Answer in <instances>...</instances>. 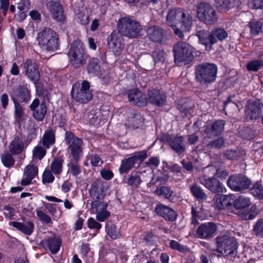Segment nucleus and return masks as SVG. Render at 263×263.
<instances>
[{
	"instance_id": "nucleus-60",
	"label": "nucleus",
	"mask_w": 263,
	"mask_h": 263,
	"mask_svg": "<svg viewBox=\"0 0 263 263\" xmlns=\"http://www.w3.org/2000/svg\"><path fill=\"white\" fill-rule=\"evenodd\" d=\"M136 162L137 160L143 161L147 157V153L145 151L136 152L132 156Z\"/></svg>"
},
{
	"instance_id": "nucleus-41",
	"label": "nucleus",
	"mask_w": 263,
	"mask_h": 263,
	"mask_svg": "<svg viewBox=\"0 0 263 263\" xmlns=\"http://www.w3.org/2000/svg\"><path fill=\"white\" fill-rule=\"evenodd\" d=\"M106 230L108 234L114 239L118 238L121 236L119 230L112 223H108L106 226Z\"/></svg>"
},
{
	"instance_id": "nucleus-58",
	"label": "nucleus",
	"mask_w": 263,
	"mask_h": 263,
	"mask_svg": "<svg viewBox=\"0 0 263 263\" xmlns=\"http://www.w3.org/2000/svg\"><path fill=\"white\" fill-rule=\"evenodd\" d=\"M87 226L89 229L96 230L97 232L102 227L101 224L92 217L89 218L87 220Z\"/></svg>"
},
{
	"instance_id": "nucleus-55",
	"label": "nucleus",
	"mask_w": 263,
	"mask_h": 263,
	"mask_svg": "<svg viewBox=\"0 0 263 263\" xmlns=\"http://www.w3.org/2000/svg\"><path fill=\"white\" fill-rule=\"evenodd\" d=\"M13 101L15 105V121L17 122H20L24 114V110L21 105L16 102L15 100L13 99Z\"/></svg>"
},
{
	"instance_id": "nucleus-50",
	"label": "nucleus",
	"mask_w": 263,
	"mask_h": 263,
	"mask_svg": "<svg viewBox=\"0 0 263 263\" xmlns=\"http://www.w3.org/2000/svg\"><path fill=\"white\" fill-rule=\"evenodd\" d=\"M54 175L49 169H46L42 175V182L44 184L52 183L55 179Z\"/></svg>"
},
{
	"instance_id": "nucleus-59",
	"label": "nucleus",
	"mask_w": 263,
	"mask_h": 263,
	"mask_svg": "<svg viewBox=\"0 0 263 263\" xmlns=\"http://www.w3.org/2000/svg\"><path fill=\"white\" fill-rule=\"evenodd\" d=\"M256 235L263 237V219L258 220L254 228Z\"/></svg>"
},
{
	"instance_id": "nucleus-8",
	"label": "nucleus",
	"mask_w": 263,
	"mask_h": 263,
	"mask_svg": "<svg viewBox=\"0 0 263 263\" xmlns=\"http://www.w3.org/2000/svg\"><path fill=\"white\" fill-rule=\"evenodd\" d=\"M173 51L175 62L178 63L184 62L187 64L194 58L193 47L185 42H180L176 44Z\"/></svg>"
},
{
	"instance_id": "nucleus-49",
	"label": "nucleus",
	"mask_w": 263,
	"mask_h": 263,
	"mask_svg": "<svg viewBox=\"0 0 263 263\" xmlns=\"http://www.w3.org/2000/svg\"><path fill=\"white\" fill-rule=\"evenodd\" d=\"M263 65V62L260 60H255L249 62L247 68L249 71H257Z\"/></svg>"
},
{
	"instance_id": "nucleus-44",
	"label": "nucleus",
	"mask_w": 263,
	"mask_h": 263,
	"mask_svg": "<svg viewBox=\"0 0 263 263\" xmlns=\"http://www.w3.org/2000/svg\"><path fill=\"white\" fill-rule=\"evenodd\" d=\"M1 160L4 165L7 167L12 166L14 163V159L8 152H5L2 155Z\"/></svg>"
},
{
	"instance_id": "nucleus-42",
	"label": "nucleus",
	"mask_w": 263,
	"mask_h": 263,
	"mask_svg": "<svg viewBox=\"0 0 263 263\" xmlns=\"http://www.w3.org/2000/svg\"><path fill=\"white\" fill-rule=\"evenodd\" d=\"M46 154V149L41 145H37L32 151L33 159L41 160Z\"/></svg>"
},
{
	"instance_id": "nucleus-11",
	"label": "nucleus",
	"mask_w": 263,
	"mask_h": 263,
	"mask_svg": "<svg viewBox=\"0 0 263 263\" xmlns=\"http://www.w3.org/2000/svg\"><path fill=\"white\" fill-rule=\"evenodd\" d=\"M109 48L115 55H119L124 47V40L121 34L118 31H114L107 39Z\"/></svg>"
},
{
	"instance_id": "nucleus-1",
	"label": "nucleus",
	"mask_w": 263,
	"mask_h": 263,
	"mask_svg": "<svg viewBox=\"0 0 263 263\" xmlns=\"http://www.w3.org/2000/svg\"><path fill=\"white\" fill-rule=\"evenodd\" d=\"M215 240L217 252L228 259H232L236 256L238 244L234 237L225 234L217 236Z\"/></svg>"
},
{
	"instance_id": "nucleus-35",
	"label": "nucleus",
	"mask_w": 263,
	"mask_h": 263,
	"mask_svg": "<svg viewBox=\"0 0 263 263\" xmlns=\"http://www.w3.org/2000/svg\"><path fill=\"white\" fill-rule=\"evenodd\" d=\"M127 114H130L131 117L128 118L127 122L124 123L125 125L128 128H138L139 124L142 122V120L140 116H133L130 109L128 110Z\"/></svg>"
},
{
	"instance_id": "nucleus-37",
	"label": "nucleus",
	"mask_w": 263,
	"mask_h": 263,
	"mask_svg": "<svg viewBox=\"0 0 263 263\" xmlns=\"http://www.w3.org/2000/svg\"><path fill=\"white\" fill-rule=\"evenodd\" d=\"M135 161L132 156L122 161L119 168L121 173H126L134 166Z\"/></svg>"
},
{
	"instance_id": "nucleus-32",
	"label": "nucleus",
	"mask_w": 263,
	"mask_h": 263,
	"mask_svg": "<svg viewBox=\"0 0 263 263\" xmlns=\"http://www.w3.org/2000/svg\"><path fill=\"white\" fill-rule=\"evenodd\" d=\"M193 23V18L185 10L182 9L179 23L181 24L184 30L189 31Z\"/></svg>"
},
{
	"instance_id": "nucleus-31",
	"label": "nucleus",
	"mask_w": 263,
	"mask_h": 263,
	"mask_svg": "<svg viewBox=\"0 0 263 263\" xmlns=\"http://www.w3.org/2000/svg\"><path fill=\"white\" fill-rule=\"evenodd\" d=\"M63 160L60 158H54L50 163V170L58 179L63 172Z\"/></svg>"
},
{
	"instance_id": "nucleus-17",
	"label": "nucleus",
	"mask_w": 263,
	"mask_h": 263,
	"mask_svg": "<svg viewBox=\"0 0 263 263\" xmlns=\"http://www.w3.org/2000/svg\"><path fill=\"white\" fill-rule=\"evenodd\" d=\"M29 108L33 111V117L38 121H42L47 113V107L46 104L40 103L39 99H35L30 105Z\"/></svg>"
},
{
	"instance_id": "nucleus-22",
	"label": "nucleus",
	"mask_w": 263,
	"mask_h": 263,
	"mask_svg": "<svg viewBox=\"0 0 263 263\" xmlns=\"http://www.w3.org/2000/svg\"><path fill=\"white\" fill-rule=\"evenodd\" d=\"M37 167L33 164H29L24 168L21 184L23 186L29 185L31 182L32 180L37 175Z\"/></svg>"
},
{
	"instance_id": "nucleus-2",
	"label": "nucleus",
	"mask_w": 263,
	"mask_h": 263,
	"mask_svg": "<svg viewBox=\"0 0 263 263\" xmlns=\"http://www.w3.org/2000/svg\"><path fill=\"white\" fill-rule=\"evenodd\" d=\"M36 39L39 45L46 50L53 51L58 48V35L54 31L49 28L40 30Z\"/></svg>"
},
{
	"instance_id": "nucleus-43",
	"label": "nucleus",
	"mask_w": 263,
	"mask_h": 263,
	"mask_svg": "<svg viewBox=\"0 0 263 263\" xmlns=\"http://www.w3.org/2000/svg\"><path fill=\"white\" fill-rule=\"evenodd\" d=\"M251 193L258 199L263 198V187L259 182L254 183L250 189Z\"/></svg>"
},
{
	"instance_id": "nucleus-23",
	"label": "nucleus",
	"mask_w": 263,
	"mask_h": 263,
	"mask_svg": "<svg viewBox=\"0 0 263 263\" xmlns=\"http://www.w3.org/2000/svg\"><path fill=\"white\" fill-rule=\"evenodd\" d=\"M147 102L155 106H161L166 102L165 96L158 89L149 90L147 92Z\"/></svg>"
},
{
	"instance_id": "nucleus-29",
	"label": "nucleus",
	"mask_w": 263,
	"mask_h": 263,
	"mask_svg": "<svg viewBox=\"0 0 263 263\" xmlns=\"http://www.w3.org/2000/svg\"><path fill=\"white\" fill-rule=\"evenodd\" d=\"M214 206L218 209H223L231 205L230 197L220 194H216L214 198Z\"/></svg>"
},
{
	"instance_id": "nucleus-9",
	"label": "nucleus",
	"mask_w": 263,
	"mask_h": 263,
	"mask_svg": "<svg viewBox=\"0 0 263 263\" xmlns=\"http://www.w3.org/2000/svg\"><path fill=\"white\" fill-rule=\"evenodd\" d=\"M199 20L206 24H214L217 22V15L214 8L209 3L201 2L196 6Z\"/></svg>"
},
{
	"instance_id": "nucleus-33",
	"label": "nucleus",
	"mask_w": 263,
	"mask_h": 263,
	"mask_svg": "<svg viewBox=\"0 0 263 263\" xmlns=\"http://www.w3.org/2000/svg\"><path fill=\"white\" fill-rule=\"evenodd\" d=\"M55 133L52 129H47L43 135L42 144L46 148H49L55 143Z\"/></svg>"
},
{
	"instance_id": "nucleus-14",
	"label": "nucleus",
	"mask_w": 263,
	"mask_h": 263,
	"mask_svg": "<svg viewBox=\"0 0 263 263\" xmlns=\"http://www.w3.org/2000/svg\"><path fill=\"white\" fill-rule=\"evenodd\" d=\"M160 140L168 142L170 147L177 153H181L185 150L183 138L182 136H171L168 134H164L160 137Z\"/></svg>"
},
{
	"instance_id": "nucleus-26",
	"label": "nucleus",
	"mask_w": 263,
	"mask_h": 263,
	"mask_svg": "<svg viewBox=\"0 0 263 263\" xmlns=\"http://www.w3.org/2000/svg\"><path fill=\"white\" fill-rule=\"evenodd\" d=\"M197 35L200 43L205 45L206 47L209 45H210L209 50L211 49V46L217 42L216 39L212 36V33H210L206 31H199L197 32Z\"/></svg>"
},
{
	"instance_id": "nucleus-21",
	"label": "nucleus",
	"mask_w": 263,
	"mask_h": 263,
	"mask_svg": "<svg viewBox=\"0 0 263 263\" xmlns=\"http://www.w3.org/2000/svg\"><path fill=\"white\" fill-rule=\"evenodd\" d=\"M200 182L205 187L213 193H222L225 190L224 186L214 177L209 178L208 179L201 178Z\"/></svg>"
},
{
	"instance_id": "nucleus-51",
	"label": "nucleus",
	"mask_w": 263,
	"mask_h": 263,
	"mask_svg": "<svg viewBox=\"0 0 263 263\" xmlns=\"http://www.w3.org/2000/svg\"><path fill=\"white\" fill-rule=\"evenodd\" d=\"M69 167L68 173L70 172L71 174L76 176L81 173V169L79 164L76 162H70L68 164Z\"/></svg>"
},
{
	"instance_id": "nucleus-47",
	"label": "nucleus",
	"mask_w": 263,
	"mask_h": 263,
	"mask_svg": "<svg viewBox=\"0 0 263 263\" xmlns=\"http://www.w3.org/2000/svg\"><path fill=\"white\" fill-rule=\"evenodd\" d=\"M44 205L45 209L53 216L54 220H58L60 218L62 212L60 211L59 214H57V210L54 204L44 202Z\"/></svg>"
},
{
	"instance_id": "nucleus-18",
	"label": "nucleus",
	"mask_w": 263,
	"mask_h": 263,
	"mask_svg": "<svg viewBox=\"0 0 263 263\" xmlns=\"http://www.w3.org/2000/svg\"><path fill=\"white\" fill-rule=\"evenodd\" d=\"M47 8L49 9L52 17L58 21H63L65 19V15L62 6L57 1H51L48 2Z\"/></svg>"
},
{
	"instance_id": "nucleus-57",
	"label": "nucleus",
	"mask_w": 263,
	"mask_h": 263,
	"mask_svg": "<svg viewBox=\"0 0 263 263\" xmlns=\"http://www.w3.org/2000/svg\"><path fill=\"white\" fill-rule=\"evenodd\" d=\"M211 32L213 36L220 41H222L228 36L227 32L223 29H216L214 30H213Z\"/></svg>"
},
{
	"instance_id": "nucleus-28",
	"label": "nucleus",
	"mask_w": 263,
	"mask_h": 263,
	"mask_svg": "<svg viewBox=\"0 0 263 263\" xmlns=\"http://www.w3.org/2000/svg\"><path fill=\"white\" fill-rule=\"evenodd\" d=\"M147 35L151 41L159 42L162 39L163 31L160 27L153 26L147 29Z\"/></svg>"
},
{
	"instance_id": "nucleus-48",
	"label": "nucleus",
	"mask_w": 263,
	"mask_h": 263,
	"mask_svg": "<svg viewBox=\"0 0 263 263\" xmlns=\"http://www.w3.org/2000/svg\"><path fill=\"white\" fill-rule=\"evenodd\" d=\"M18 97L21 101H28L31 98L29 90L26 87L21 86L19 88Z\"/></svg>"
},
{
	"instance_id": "nucleus-13",
	"label": "nucleus",
	"mask_w": 263,
	"mask_h": 263,
	"mask_svg": "<svg viewBox=\"0 0 263 263\" xmlns=\"http://www.w3.org/2000/svg\"><path fill=\"white\" fill-rule=\"evenodd\" d=\"M23 67L25 75L33 82L37 87L40 75L36 64L31 60L27 59L23 64Z\"/></svg>"
},
{
	"instance_id": "nucleus-16",
	"label": "nucleus",
	"mask_w": 263,
	"mask_h": 263,
	"mask_svg": "<svg viewBox=\"0 0 263 263\" xmlns=\"http://www.w3.org/2000/svg\"><path fill=\"white\" fill-rule=\"evenodd\" d=\"M262 106V104L258 100L248 102L245 109L247 118L249 119H257L261 114Z\"/></svg>"
},
{
	"instance_id": "nucleus-54",
	"label": "nucleus",
	"mask_w": 263,
	"mask_h": 263,
	"mask_svg": "<svg viewBox=\"0 0 263 263\" xmlns=\"http://www.w3.org/2000/svg\"><path fill=\"white\" fill-rule=\"evenodd\" d=\"M152 57L155 62H163L164 60V51L160 48H157L152 52Z\"/></svg>"
},
{
	"instance_id": "nucleus-12",
	"label": "nucleus",
	"mask_w": 263,
	"mask_h": 263,
	"mask_svg": "<svg viewBox=\"0 0 263 263\" xmlns=\"http://www.w3.org/2000/svg\"><path fill=\"white\" fill-rule=\"evenodd\" d=\"M227 184L235 191H241L248 188L250 181L246 176L238 175L230 177Z\"/></svg>"
},
{
	"instance_id": "nucleus-30",
	"label": "nucleus",
	"mask_w": 263,
	"mask_h": 263,
	"mask_svg": "<svg viewBox=\"0 0 263 263\" xmlns=\"http://www.w3.org/2000/svg\"><path fill=\"white\" fill-rule=\"evenodd\" d=\"M224 129V123L223 121H217L215 122L211 127H206L205 133L209 136H215L220 134Z\"/></svg>"
},
{
	"instance_id": "nucleus-4",
	"label": "nucleus",
	"mask_w": 263,
	"mask_h": 263,
	"mask_svg": "<svg viewBox=\"0 0 263 263\" xmlns=\"http://www.w3.org/2000/svg\"><path fill=\"white\" fill-rule=\"evenodd\" d=\"M93 201L91 203L90 212L96 214V219L99 222H103L110 216V212L107 210L108 202L103 200V197L99 196L93 190L90 191Z\"/></svg>"
},
{
	"instance_id": "nucleus-63",
	"label": "nucleus",
	"mask_w": 263,
	"mask_h": 263,
	"mask_svg": "<svg viewBox=\"0 0 263 263\" xmlns=\"http://www.w3.org/2000/svg\"><path fill=\"white\" fill-rule=\"evenodd\" d=\"M224 144V140L223 138H219L217 139L210 142L208 144V146L209 148H220L222 146H223Z\"/></svg>"
},
{
	"instance_id": "nucleus-3",
	"label": "nucleus",
	"mask_w": 263,
	"mask_h": 263,
	"mask_svg": "<svg viewBox=\"0 0 263 263\" xmlns=\"http://www.w3.org/2000/svg\"><path fill=\"white\" fill-rule=\"evenodd\" d=\"M217 67L216 65L208 63H202L195 68L196 79L200 83H209L216 79Z\"/></svg>"
},
{
	"instance_id": "nucleus-62",
	"label": "nucleus",
	"mask_w": 263,
	"mask_h": 263,
	"mask_svg": "<svg viewBox=\"0 0 263 263\" xmlns=\"http://www.w3.org/2000/svg\"><path fill=\"white\" fill-rule=\"evenodd\" d=\"M30 6V2L29 0H22L18 3L17 8L20 11L26 12L29 9Z\"/></svg>"
},
{
	"instance_id": "nucleus-6",
	"label": "nucleus",
	"mask_w": 263,
	"mask_h": 263,
	"mask_svg": "<svg viewBox=\"0 0 263 263\" xmlns=\"http://www.w3.org/2000/svg\"><path fill=\"white\" fill-rule=\"evenodd\" d=\"M90 84L87 81H83L81 84L75 83L71 91L72 98L80 103H86L91 100L92 93L90 90Z\"/></svg>"
},
{
	"instance_id": "nucleus-38",
	"label": "nucleus",
	"mask_w": 263,
	"mask_h": 263,
	"mask_svg": "<svg viewBox=\"0 0 263 263\" xmlns=\"http://www.w3.org/2000/svg\"><path fill=\"white\" fill-rule=\"evenodd\" d=\"M190 190L195 198L202 200H206L208 196L200 186L195 184L192 185L190 186Z\"/></svg>"
},
{
	"instance_id": "nucleus-24",
	"label": "nucleus",
	"mask_w": 263,
	"mask_h": 263,
	"mask_svg": "<svg viewBox=\"0 0 263 263\" xmlns=\"http://www.w3.org/2000/svg\"><path fill=\"white\" fill-rule=\"evenodd\" d=\"M155 210L158 215L165 220L173 221L177 218V214L173 209L162 204H157Z\"/></svg>"
},
{
	"instance_id": "nucleus-40",
	"label": "nucleus",
	"mask_w": 263,
	"mask_h": 263,
	"mask_svg": "<svg viewBox=\"0 0 263 263\" xmlns=\"http://www.w3.org/2000/svg\"><path fill=\"white\" fill-rule=\"evenodd\" d=\"M89 163L91 164L92 166H98L101 165L103 162L97 155L90 154L87 156L84 164L88 165Z\"/></svg>"
},
{
	"instance_id": "nucleus-20",
	"label": "nucleus",
	"mask_w": 263,
	"mask_h": 263,
	"mask_svg": "<svg viewBox=\"0 0 263 263\" xmlns=\"http://www.w3.org/2000/svg\"><path fill=\"white\" fill-rule=\"evenodd\" d=\"M127 95L129 101L138 106H145L147 104L146 96L137 88L129 90Z\"/></svg>"
},
{
	"instance_id": "nucleus-5",
	"label": "nucleus",
	"mask_w": 263,
	"mask_h": 263,
	"mask_svg": "<svg viewBox=\"0 0 263 263\" xmlns=\"http://www.w3.org/2000/svg\"><path fill=\"white\" fill-rule=\"evenodd\" d=\"M118 28L119 32L129 38L137 37L141 29L140 24L129 17L120 18L118 23Z\"/></svg>"
},
{
	"instance_id": "nucleus-27",
	"label": "nucleus",
	"mask_w": 263,
	"mask_h": 263,
	"mask_svg": "<svg viewBox=\"0 0 263 263\" xmlns=\"http://www.w3.org/2000/svg\"><path fill=\"white\" fill-rule=\"evenodd\" d=\"M12 227L17 229L22 233L27 235H30L34 230V224L32 221H28L25 223L13 221L11 222Z\"/></svg>"
},
{
	"instance_id": "nucleus-45",
	"label": "nucleus",
	"mask_w": 263,
	"mask_h": 263,
	"mask_svg": "<svg viewBox=\"0 0 263 263\" xmlns=\"http://www.w3.org/2000/svg\"><path fill=\"white\" fill-rule=\"evenodd\" d=\"M99 60L96 58L90 59L87 66V70L89 73H96L100 69L99 65Z\"/></svg>"
},
{
	"instance_id": "nucleus-25",
	"label": "nucleus",
	"mask_w": 263,
	"mask_h": 263,
	"mask_svg": "<svg viewBox=\"0 0 263 263\" xmlns=\"http://www.w3.org/2000/svg\"><path fill=\"white\" fill-rule=\"evenodd\" d=\"M181 10L180 8L169 10L166 17V23L169 26L174 28L179 23Z\"/></svg>"
},
{
	"instance_id": "nucleus-15",
	"label": "nucleus",
	"mask_w": 263,
	"mask_h": 263,
	"mask_svg": "<svg viewBox=\"0 0 263 263\" xmlns=\"http://www.w3.org/2000/svg\"><path fill=\"white\" fill-rule=\"evenodd\" d=\"M42 243L44 246L48 247L52 254H56L60 250L62 240L59 236L50 233L42 241Z\"/></svg>"
},
{
	"instance_id": "nucleus-52",
	"label": "nucleus",
	"mask_w": 263,
	"mask_h": 263,
	"mask_svg": "<svg viewBox=\"0 0 263 263\" xmlns=\"http://www.w3.org/2000/svg\"><path fill=\"white\" fill-rule=\"evenodd\" d=\"M261 23L252 21L250 23V32L252 35H257L261 30Z\"/></svg>"
},
{
	"instance_id": "nucleus-64",
	"label": "nucleus",
	"mask_w": 263,
	"mask_h": 263,
	"mask_svg": "<svg viewBox=\"0 0 263 263\" xmlns=\"http://www.w3.org/2000/svg\"><path fill=\"white\" fill-rule=\"evenodd\" d=\"M100 174L102 177L106 180H110L114 177V174L112 171L105 168H103L101 171Z\"/></svg>"
},
{
	"instance_id": "nucleus-7",
	"label": "nucleus",
	"mask_w": 263,
	"mask_h": 263,
	"mask_svg": "<svg viewBox=\"0 0 263 263\" xmlns=\"http://www.w3.org/2000/svg\"><path fill=\"white\" fill-rule=\"evenodd\" d=\"M65 141L67 145V152L78 160L82 155L83 141L76 136L71 132L66 131L65 134Z\"/></svg>"
},
{
	"instance_id": "nucleus-53",
	"label": "nucleus",
	"mask_w": 263,
	"mask_h": 263,
	"mask_svg": "<svg viewBox=\"0 0 263 263\" xmlns=\"http://www.w3.org/2000/svg\"><path fill=\"white\" fill-rule=\"evenodd\" d=\"M216 7L222 11H227L231 8L230 0H216Z\"/></svg>"
},
{
	"instance_id": "nucleus-61",
	"label": "nucleus",
	"mask_w": 263,
	"mask_h": 263,
	"mask_svg": "<svg viewBox=\"0 0 263 263\" xmlns=\"http://www.w3.org/2000/svg\"><path fill=\"white\" fill-rule=\"evenodd\" d=\"M159 159L158 158L155 157H152L148 159V160L145 163V164L152 169L157 167L159 165Z\"/></svg>"
},
{
	"instance_id": "nucleus-10",
	"label": "nucleus",
	"mask_w": 263,
	"mask_h": 263,
	"mask_svg": "<svg viewBox=\"0 0 263 263\" xmlns=\"http://www.w3.org/2000/svg\"><path fill=\"white\" fill-rule=\"evenodd\" d=\"M68 54L70 63L75 68L82 66L86 62L83 44L79 41H74L71 45Z\"/></svg>"
},
{
	"instance_id": "nucleus-46",
	"label": "nucleus",
	"mask_w": 263,
	"mask_h": 263,
	"mask_svg": "<svg viewBox=\"0 0 263 263\" xmlns=\"http://www.w3.org/2000/svg\"><path fill=\"white\" fill-rule=\"evenodd\" d=\"M36 216L41 221L47 224H52L51 217L43 212L40 208H37L35 210Z\"/></svg>"
},
{
	"instance_id": "nucleus-56",
	"label": "nucleus",
	"mask_w": 263,
	"mask_h": 263,
	"mask_svg": "<svg viewBox=\"0 0 263 263\" xmlns=\"http://www.w3.org/2000/svg\"><path fill=\"white\" fill-rule=\"evenodd\" d=\"M141 182L140 176L138 173L131 174L128 179V184L134 187H137Z\"/></svg>"
},
{
	"instance_id": "nucleus-36",
	"label": "nucleus",
	"mask_w": 263,
	"mask_h": 263,
	"mask_svg": "<svg viewBox=\"0 0 263 263\" xmlns=\"http://www.w3.org/2000/svg\"><path fill=\"white\" fill-rule=\"evenodd\" d=\"M155 193L159 195L164 197L165 199L172 200L174 197V192L169 187L166 186H162L159 188L157 189Z\"/></svg>"
},
{
	"instance_id": "nucleus-34",
	"label": "nucleus",
	"mask_w": 263,
	"mask_h": 263,
	"mask_svg": "<svg viewBox=\"0 0 263 263\" xmlns=\"http://www.w3.org/2000/svg\"><path fill=\"white\" fill-rule=\"evenodd\" d=\"M23 142L18 137H15L9 145L10 151L14 154L21 153L23 150Z\"/></svg>"
},
{
	"instance_id": "nucleus-39",
	"label": "nucleus",
	"mask_w": 263,
	"mask_h": 263,
	"mask_svg": "<svg viewBox=\"0 0 263 263\" xmlns=\"http://www.w3.org/2000/svg\"><path fill=\"white\" fill-rule=\"evenodd\" d=\"M251 204L250 199L243 197L242 196H240L239 198L236 199L234 202V206L236 209H243L248 207Z\"/></svg>"
},
{
	"instance_id": "nucleus-19",
	"label": "nucleus",
	"mask_w": 263,
	"mask_h": 263,
	"mask_svg": "<svg viewBox=\"0 0 263 263\" xmlns=\"http://www.w3.org/2000/svg\"><path fill=\"white\" fill-rule=\"evenodd\" d=\"M217 230L216 226L213 222H206L200 225L196 231L198 237L206 239L214 236Z\"/></svg>"
}]
</instances>
